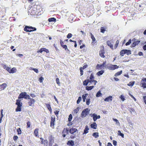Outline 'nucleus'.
<instances>
[{"mask_svg":"<svg viewBox=\"0 0 146 146\" xmlns=\"http://www.w3.org/2000/svg\"><path fill=\"white\" fill-rule=\"evenodd\" d=\"M72 34L69 33L67 35V37L68 38H69L72 37Z\"/></svg>","mask_w":146,"mask_h":146,"instance_id":"c03bdc74","label":"nucleus"},{"mask_svg":"<svg viewBox=\"0 0 146 146\" xmlns=\"http://www.w3.org/2000/svg\"><path fill=\"white\" fill-rule=\"evenodd\" d=\"M34 134L36 136H37L38 135V129H36L35 130Z\"/></svg>","mask_w":146,"mask_h":146,"instance_id":"b1692460","label":"nucleus"},{"mask_svg":"<svg viewBox=\"0 0 146 146\" xmlns=\"http://www.w3.org/2000/svg\"><path fill=\"white\" fill-rule=\"evenodd\" d=\"M104 53H105V52H104V50H101L100 52V53H99L101 57L104 58L105 57V56L104 55Z\"/></svg>","mask_w":146,"mask_h":146,"instance_id":"6e6552de","label":"nucleus"},{"mask_svg":"<svg viewBox=\"0 0 146 146\" xmlns=\"http://www.w3.org/2000/svg\"><path fill=\"white\" fill-rule=\"evenodd\" d=\"M43 51H44L46 52L47 53H48L49 52V51L48 50L44 48H43Z\"/></svg>","mask_w":146,"mask_h":146,"instance_id":"052dcab7","label":"nucleus"},{"mask_svg":"<svg viewBox=\"0 0 146 146\" xmlns=\"http://www.w3.org/2000/svg\"><path fill=\"white\" fill-rule=\"evenodd\" d=\"M80 108L77 107L76 109L74 110L73 111V113L75 114H76L79 111Z\"/></svg>","mask_w":146,"mask_h":146,"instance_id":"cd10ccee","label":"nucleus"},{"mask_svg":"<svg viewBox=\"0 0 146 146\" xmlns=\"http://www.w3.org/2000/svg\"><path fill=\"white\" fill-rule=\"evenodd\" d=\"M98 133L97 132L94 133L92 134V135L95 137L96 138H97L99 137Z\"/></svg>","mask_w":146,"mask_h":146,"instance_id":"bb28decb","label":"nucleus"},{"mask_svg":"<svg viewBox=\"0 0 146 146\" xmlns=\"http://www.w3.org/2000/svg\"><path fill=\"white\" fill-rule=\"evenodd\" d=\"M135 82H130L129 84H127V85L130 86H132L134 84Z\"/></svg>","mask_w":146,"mask_h":146,"instance_id":"e433bc0d","label":"nucleus"},{"mask_svg":"<svg viewBox=\"0 0 146 146\" xmlns=\"http://www.w3.org/2000/svg\"><path fill=\"white\" fill-rule=\"evenodd\" d=\"M119 43V41L118 40H117L116 41V43L115 45V48H116L117 46H118V45Z\"/></svg>","mask_w":146,"mask_h":146,"instance_id":"6e6d98bb","label":"nucleus"},{"mask_svg":"<svg viewBox=\"0 0 146 146\" xmlns=\"http://www.w3.org/2000/svg\"><path fill=\"white\" fill-rule=\"evenodd\" d=\"M29 26H26L24 28V31L26 32H31L33 31L32 30H29Z\"/></svg>","mask_w":146,"mask_h":146,"instance_id":"aec40b11","label":"nucleus"},{"mask_svg":"<svg viewBox=\"0 0 146 146\" xmlns=\"http://www.w3.org/2000/svg\"><path fill=\"white\" fill-rule=\"evenodd\" d=\"M62 47L65 49L66 50H68V49L67 48V47L66 45H63V46H62Z\"/></svg>","mask_w":146,"mask_h":146,"instance_id":"de8ad7c7","label":"nucleus"},{"mask_svg":"<svg viewBox=\"0 0 146 146\" xmlns=\"http://www.w3.org/2000/svg\"><path fill=\"white\" fill-rule=\"evenodd\" d=\"M113 119L114 121L117 124L119 125V121L116 119Z\"/></svg>","mask_w":146,"mask_h":146,"instance_id":"a18cd8bd","label":"nucleus"},{"mask_svg":"<svg viewBox=\"0 0 146 146\" xmlns=\"http://www.w3.org/2000/svg\"><path fill=\"white\" fill-rule=\"evenodd\" d=\"M56 82L57 84L58 85L60 84V83L59 82V79L58 78H57L56 79Z\"/></svg>","mask_w":146,"mask_h":146,"instance_id":"4d7b16f0","label":"nucleus"},{"mask_svg":"<svg viewBox=\"0 0 146 146\" xmlns=\"http://www.w3.org/2000/svg\"><path fill=\"white\" fill-rule=\"evenodd\" d=\"M17 71V69L15 68H13L11 70H10V73H13L16 72Z\"/></svg>","mask_w":146,"mask_h":146,"instance_id":"f3484780","label":"nucleus"},{"mask_svg":"<svg viewBox=\"0 0 146 146\" xmlns=\"http://www.w3.org/2000/svg\"><path fill=\"white\" fill-rule=\"evenodd\" d=\"M120 98L121 99V100L123 101L125 100V98H124L123 96L122 95L120 96Z\"/></svg>","mask_w":146,"mask_h":146,"instance_id":"603ef678","label":"nucleus"},{"mask_svg":"<svg viewBox=\"0 0 146 146\" xmlns=\"http://www.w3.org/2000/svg\"><path fill=\"white\" fill-rule=\"evenodd\" d=\"M117 142L115 140H113V144L114 146H116L117 145Z\"/></svg>","mask_w":146,"mask_h":146,"instance_id":"680f3d73","label":"nucleus"},{"mask_svg":"<svg viewBox=\"0 0 146 146\" xmlns=\"http://www.w3.org/2000/svg\"><path fill=\"white\" fill-rule=\"evenodd\" d=\"M107 44L108 46H110V48L113 49V45L111 44V43L110 41L108 40L107 41Z\"/></svg>","mask_w":146,"mask_h":146,"instance_id":"ddd939ff","label":"nucleus"},{"mask_svg":"<svg viewBox=\"0 0 146 146\" xmlns=\"http://www.w3.org/2000/svg\"><path fill=\"white\" fill-rule=\"evenodd\" d=\"M90 98H87L86 100V104L87 105H89L90 103Z\"/></svg>","mask_w":146,"mask_h":146,"instance_id":"c9c22d12","label":"nucleus"},{"mask_svg":"<svg viewBox=\"0 0 146 146\" xmlns=\"http://www.w3.org/2000/svg\"><path fill=\"white\" fill-rule=\"evenodd\" d=\"M97 124L95 122L93 123L91 125V126L92 128L96 129L97 127Z\"/></svg>","mask_w":146,"mask_h":146,"instance_id":"2eb2a0df","label":"nucleus"},{"mask_svg":"<svg viewBox=\"0 0 146 146\" xmlns=\"http://www.w3.org/2000/svg\"><path fill=\"white\" fill-rule=\"evenodd\" d=\"M7 86V85L6 83H3L1 85H0V90H4L6 87Z\"/></svg>","mask_w":146,"mask_h":146,"instance_id":"423d86ee","label":"nucleus"},{"mask_svg":"<svg viewBox=\"0 0 146 146\" xmlns=\"http://www.w3.org/2000/svg\"><path fill=\"white\" fill-rule=\"evenodd\" d=\"M69 129L67 128H64V129L62 133L64 134H68Z\"/></svg>","mask_w":146,"mask_h":146,"instance_id":"412c9836","label":"nucleus"},{"mask_svg":"<svg viewBox=\"0 0 146 146\" xmlns=\"http://www.w3.org/2000/svg\"><path fill=\"white\" fill-rule=\"evenodd\" d=\"M102 95V94L101 93L100 91H99L96 94V96L97 97L101 96Z\"/></svg>","mask_w":146,"mask_h":146,"instance_id":"c85d7f7f","label":"nucleus"},{"mask_svg":"<svg viewBox=\"0 0 146 146\" xmlns=\"http://www.w3.org/2000/svg\"><path fill=\"white\" fill-rule=\"evenodd\" d=\"M43 48H41L40 50L38 51L37 52H42L43 51Z\"/></svg>","mask_w":146,"mask_h":146,"instance_id":"864d4df0","label":"nucleus"},{"mask_svg":"<svg viewBox=\"0 0 146 146\" xmlns=\"http://www.w3.org/2000/svg\"><path fill=\"white\" fill-rule=\"evenodd\" d=\"M105 30V29L103 27H102L101 29V32L102 33H104Z\"/></svg>","mask_w":146,"mask_h":146,"instance_id":"3c124183","label":"nucleus"},{"mask_svg":"<svg viewBox=\"0 0 146 146\" xmlns=\"http://www.w3.org/2000/svg\"><path fill=\"white\" fill-rule=\"evenodd\" d=\"M143 48L144 50H146V44H145L143 46Z\"/></svg>","mask_w":146,"mask_h":146,"instance_id":"774afa93","label":"nucleus"},{"mask_svg":"<svg viewBox=\"0 0 146 146\" xmlns=\"http://www.w3.org/2000/svg\"><path fill=\"white\" fill-rule=\"evenodd\" d=\"M29 29H33V31H36V29L35 28L33 27H30L29 26Z\"/></svg>","mask_w":146,"mask_h":146,"instance_id":"8fccbe9b","label":"nucleus"},{"mask_svg":"<svg viewBox=\"0 0 146 146\" xmlns=\"http://www.w3.org/2000/svg\"><path fill=\"white\" fill-rule=\"evenodd\" d=\"M56 21V19L53 17L52 18H49L48 19V21L49 22H55Z\"/></svg>","mask_w":146,"mask_h":146,"instance_id":"a878e982","label":"nucleus"},{"mask_svg":"<svg viewBox=\"0 0 146 146\" xmlns=\"http://www.w3.org/2000/svg\"><path fill=\"white\" fill-rule=\"evenodd\" d=\"M8 67H7V66L6 65H4L3 66V68L4 69H5L6 70L7 69V68Z\"/></svg>","mask_w":146,"mask_h":146,"instance_id":"338daca9","label":"nucleus"},{"mask_svg":"<svg viewBox=\"0 0 146 146\" xmlns=\"http://www.w3.org/2000/svg\"><path fill=\"white\" fill-rule=\"evenodd\" d=\"M90 111V110L88 109V108L82 111L81 114V117L82 118L85 117L89 113Z\"/></svg>","mask_w":146,"mask_h":146,"instance_id":"7ed1b4c3","label":"nucleus"},{"mask_svg":"<svg viewBox=\"0 0 146 146\" xmlns=\"http://www.w3.org/2000/svg\"><path fill=\"white\" fill-rule=\"evenodd\" d=\"M144 82H146V78H145L142 79L141 81V83Z\"/></svg>","mask_w":146,"mask_h":146,"instance_id":"e2e57ef3","label":"nucleus"},{"mask_svg":"<svg viewBox=\"0 0 146 146\" xmlns=\"http://www.w3.org/2000/svg\"><path fill=\"white\" fill-rule=\"evenodd\" d=\"M59 112V110L58 109V110H55L54 111L55 114L56 115L57 117H58V115Z\"/></svg>","mask_w":146,"mask_h":146,"instance_id":"f704fd0d","label":"nucleus"},{"mask_svg":"<svg viewBox=\"0 0 146 146\" xmlns=\"http://www.w3.org/2000/svg\"><path fill=\"white\" fill-rule=\"evenodd\" d=\"M22 98H24L25 99H30V96L27 94L26 92H22L19 94L18 97V99H19Z\"/></svg>","mask_w":146,"mask_h":146,"instance_id":"f03ea898","label":"nucleus"},{"mask_svg":"<svg viewBox=\"0 0 146 146\" xmlns=\"http://www.w3.org/2000/svg\"><path fill=\"white\" fill-rule=\"evenodd\" d=\"M82 100V98L81 97H79L77 101V104H79Z\"/></svg>","mask_w":146,"mask_h":146,"instance_id":"4c0bfd02","label":"nucleus"},{"mask_svg":"<svg viewBox=\"0 0 146 146\" xmlns=\"http://www.w3.org/2000/svg\"><path fill=\"white\" fill-rule=\"evenodd\" d=\"M112 96H110L104 99V101L106 102H109L111 101L112 100Z\"/></svg>","mask_w":146,"mask_h":146,"instance_id":"9b49d317","label":"nucleus"},{"mask_svg":"<svg viewBox=\"0 0 146 146\" xmlns=\"http://www.w3.org/2000/svg\"><path fill=\"white\" fill-rule=\"evenodd\" d=\"M125 54H126L127 55H129L131 54V51L129 50H128L127 49H125Z\"/></svg>","mask_w":146,"mask_h":146,"instance_id":"c756f323","label":"nucleus"},{"mask_svg":"<svg viewBox=\"0 0 146 146\" xmlns=\"http://www.w3.org/2000/svg\"><path fill=\"white\" fill-rule=\"evenodd\" d=\"M32 69L36 73H38V69H37L36 68H33Z\"/></svg>","mask_w":146,"mask_h":146,"instance_id":"bf43d9fd","label":"nucleus"},{"mask_svg":"<svg viewBox=\"0 0 146 146\" xmlns=\"http://www.w3.org/2000/svg\"><path fill=\"white\" fill-rule=\"evenodd\" d=\"M89 79H87L85 80L83 83V84L84 85L86 86L89 83Z\"/></svg>","mask_w":146,"mask_h":146,"instance_id":"393cba45","label":"nucleus"},{"mask_svg":"<svg viewBox=\"0 0 146 146\" xmlns=\"http://www.w3.org/2000/svg\"><path fill=\"white\" fill-rule=\"evenodd\" d=\"M118 135H120L123 138L124 137V134L121 133L120 131H118Z\"/></svg>","mask_w":146,"mask_h":146,"instance_id":"58836bf2","label":"nucleus"},{"mask_svg":"<svg viewBox=\"0 0 146 146\" xmlns=\"http://www.w3.org/2000/svg\"><path fill=\"white\" fill-rule=\"evenodd\" d=\"M29 99H30V101L29 102V105L30 106H31L32 105L34 104L35 101L33 98H30Z\"/></svg>","mask_w":146,"mask_h":146,"instance_id":"9d476101","label":"nucleus"},{"mask_svg":"<svg viewBox=\"0 0 146 146\" xmlns=\"http://www.w3.org/2000/svg\"><path fill=\"white\" fill-rule=\"evenodd\" d=\"M125 50H123L121 51L120 52V55L121 56H123L124 54H125Z\"/></svg>","mask_w":146,"mask_h":146,"instance_id":"473e14b6","label":"nucleus"},{"mask_svg":"<svg viewBox=\"0 0 146 146\" xmlns=\"http://www.w3.org/2000/svg\"><path fill=\"white\" fill-rule=\"evenodd\" d=\"M97 114L95 113H93L91 115V117H93V120L94 121H96L97 119V117H96Z\"/></svg>","mask_w":146,"mask_h":146,"instance_id":"4468645a","label":"nucleus"},{"mask_svg":"<svg viewBox=\"0 0 146 146\" xmlns=\"http://www.w3.org/2000/svg\"><path fill=\"white\" fill-rule=\"evenodd\" d=\"M67 144L68 145H71L72 146L74 145V141L72 140L69 141L67 143Z\"/></svg>","mask_w":146,"mask_h":146,"instance_id":"dca6fc26","label":"nucleus"},{"mask_svg":"<svg viewBox=\"0 0 146 146\" xmlns=\"http://www.w3.org/2000/svg\"><path fill=\"white\" fill-rule=\"evenodd\" d=\"M77 131V129L74 127L71 128L69 131L72 134H73L74 133L76 132Z\"/></svg>","mask_w":146,"mask_h":146,"instance_id":"0eeeda50","label":"nucleus"},{"mask_svg":"<svg viewBox=\"0 0 146 146\" xmlns=\"http://www.w3.org/2000/svg\"><path fill=\"white\" fill-rule=\"evenodd\" d=\"M46 106L47 107V108L50 111H52V109L51 108L50 105L49 104H46Z\"/></svg>","mask_w":146,"mask_h":146,"instance_id":"2f4dec72","label":"nucleus"},{"mask_svg":"<svg viewBox=\"0 0 146 146\" xmlns=\"http://www.w3.org/2000/svg\"><path fill=\"white\" fill-rule=\"evenodd\" d=\"M88 95V94H85L82 95V97L83 99V101L84 102H85L86 97Z\"/></svg>","mask_w":146,"mask_h":146,"instance_id":"a211bd4d","label":"nucleus"},{"mask_svg":"<svg viewBox=\"0 0 146 146\" xmlns=\"http://www.w3.org/2000/svg\"><path fill=\"white\" fill-rule=\"evenodd\" d=\"M55 117L54 116V117H52L51 118V121L50 122V126L51 127L54 126V122L55 121Z\"/></svg>","mask_w":146,"mask_h":146,"instance_id":"39448f33","label":"nucleus"},{"mask_svg":"<svg viewBox=\"0 0 146 146\" xmlns=\"http://www.w3.org/2000/svg\"><path fill=\"white\" fill-rule=\"evenodd\" d=\"M21 100L19 99L16 100V104L17 106L16 109V111L17 112L20 111H21V106H22V104L21 102Z\"/></svg>","mask_w":146,"mask_h":146,"instance_id":"f257e3e1","label":"nucleus"},{"mask_svg":"<svg viewBox=\"0 0 146 146\" xmlns=\"http://www.w3.org/2000/svg\"><path fill=\"white\" fill-rule=\"evenodd\" d=\"M72 116L71 114H70L69 116V118H68V121H71L72 119Z\"/></svg>","mask_w":146,"mask_h":146,"instance_id":"ea45409f","label":"nucleus"},{"mask_svg":"<svg viewBox=\"0 0 146 146\" xmlns=\"http://www.w3.org/2000/svg\"><path fill=\"white\" fill-rule=\"evenodd\" d=\"M17 131L18 134H20L21 133V131L20 128H19L17 129Z\"/></svg>","mask_w":146,"mask_h":146,"instance_id":"a19ab883","label":"nucleus"},{"mask_svg":"<svg viewBox=\"0 0 146 146\" xmlns=\"http://www.w3.org/2000/svg\"><path fill=\"white\" fill-rule=\"evenodd\" d=\"M90 34L91 35V38L92 39V41H93V42H95L96 40V39L93 35L91 33H90Z\"/></svg>","mask_w":146,"mask_h":146,"instance_id":"7c9ffc66","label":"nucleus"},{"mask_svg":"<svg viewBox=\"0 0 146 146\" xmlns=\"http://www.w3.org/2000/svg\"><path fill=\"white\" fill-rule=\"evenodd\" d=\"M27 128H29L30 127L31 125V123L29 122L28 121L27 122Z\"/></svg>","mask_w":146,"mask_h":146,"instance_id":"37998d69","label":"nucleus"},{"mask_svg":"<svg viewBox=\"0 0 146 146\" xmlns=\"http://www.w3.org/2000/svg\"><path fill=\"white\" fill-rule=\"evenodd\" d=\"M119 66L116 65L111 64L109 66V68L111 70H114L116 69Z\"/></svg>","mask_w":146,"mask_h":146,"instance_id":"20e7f679","label":"nucleus"},{"mask_svg":"<svg viewBox=\"0 0 146 146\" xmlns=\"http://www.w3.org/2000/svg\"><path fill=\"white\" fill-rule=\"evenodd\" d=\"M89 130V128L88 127V125H86L84 130V132L83 134H86L88 133V132Z\"/></svg>","mask_w":146,"mask_h":146,"instance_id":"1a4fd4ad","label":"nucleus"},{"mask_svg":"<svg viewBox=\"0 0 146 146\" xmlns=\"http://www.w3.org/2000/svg\"><path fill=\"white\" fill-rule=\"evenodd\" d=\"M94 87V86H87L86 87V89L88 90H90L92 89Z\"/></svg>","mask_w":146,"mask_h":146,"instance_id":"4be33fe9","label":"nucleus"},{"mask_svg":"<svg viewBox=\"0 0 146 146\" xmlns=\"http://www.w3.org/2000/svg\"><path fill=\"white\" fill-rule=\"evenodd\" d=\"M104 72V71L103 70H101L100 71L98 72L97 73V75L98 76H100L102 75L103 73Z\"/></svg>","mask_w":146,"mask_h":146,"instance_id":"6ab92c4d","label":"nucleus"},{"mask_svg":"<svg viewBox=\"0 0 146 146\" xmlns=\"http://www.w3.org/2000/svg\"><path fill=\"white\" fill-rule=\"evenodd\" d=\"M82 68L81 67L80 69V72L81 76H82L83 74V71H82Z\"/></svg>","mask_w":146,"mask_h":146,"instance_id":"5fc2aeb1","label":"nucleus"},{"mask_svg":"<svg viewBox=\"0 0 146 146\" xmlns=\"http://www.w3.org/2000/svg\"><path fill=\"white\" fill-rule=\"evenodd\" d=\"M89 83H90V84H89V85H90V84H92L93 82H94V85L96 84V83L97 82L95 80H91V79H90V80L89 79Z\"/></svg>","mask_w":146,"mask_h":146,"instance_id":"5701e85b","label":"nucleus"},{"mask_svg":"<svg viewBox=\"0 0 146 146\" xmlns=\"http://www.w3.org/2000/svg\"><path fill=\"white\" fill-rule=\"evenodd\" d=\"M44 79L42 77H41L39 79V81L40 82H42Z\"/></svg>","mask_w":146,"mask_h":146,"instance_id":"49530a36","label":"nucleus"},{"mask_svg":"<svg viewBox=\"0 0 146 146\" xmlns=\"http://www.w3.org/2000/svg\"><path fill=\"white\" fill-rule=\"evenodd\" d=\"M140 41L139 40H137L135 41L132 44V47H134L136 45H137L140 42Z\"/></svg>","mask_w":146,"mask_h":146,"instance_id":"f8f14e48","label":"nucleus"},{"mask_svg":"<svg viewBox=\"0 0 146 146\" xmlns=\"http://www.w3.org/2000/svg\"><path fill=\"white\" fill-rule=\"evenodd\" d=\"M6 70L10 73V70H11V69L9 67H8L7 68V69Z\"/></svg>","mask_w":146,"mask_h":146,"instance_id":"0e129e2a","label":"nucleus"},{"mask_svg":"<svg viewBox=\"0 0 146 146\" xmlns=\"http://www.w3.org/2000/svg\"><path fill=\"white\" fill-rule=\"evenodd\" d=\"M131 43V39H129L128 40V42H127L126 44L125 45L126 46H127L130 44Z\"/></svg>","mask_w":146,"mask_h":146,"instance_id":"79ce46f5","label":"nucleus"},{"mask_svg":"<svg viewBox=\"0 0 146 146\" xmlns=\"http://www.w3.org/2000/svg\"><path fill=\"white\" fill-rule=\"evenodd\" d=\"M122 71L121 70L119 72H118L115 73L114 76H116L120 75L122 73Z\"/></svg>","mask_w":146,"mask_h":146,"instance_id":"72a5a7b5","label":"nucleus"},{"mask_svg":"<svg viewBox=\"0 0 146 146\" xmlns=\"http://www.w3.org/2000/svg\"><path fill=\"white\" fill-rule=\"evenodd\" d=\"M142 86L144 88H146V83L145 82L141 83Z\"/></svg>","mask_w":146,"mask_h":146,"instance_id":"09e8293b","label":"nucleus"},{"mask_svg":"<svg viewBox=\"0 0 146 146\" xmlns=\"http://www.w3.org/2000/svg\"><path fill=\"white\" fill-rule=\"evenodd\" d=\"M93 78L94 75L92 74H91L90 77V79L92 80Z\"/></svg>","mask_w":146,"mask_h":146,"instance_id":"69168bd1","label":"nucleus"},{"mask_svg":"<svg viewBox=\"0 0 146 146\" xmlns=\"http://www.w3.org/2000/svg\"><path fill=\"white\" fill-rule=\"evenodd\" d=\"M18 138V137L17 136H15L13 137V139L14 141H17Z\"/></svg>","mask_w":146,"mask_h":146,"instance_id":"13d9d810","label":"nucleus"}]
</instances>
